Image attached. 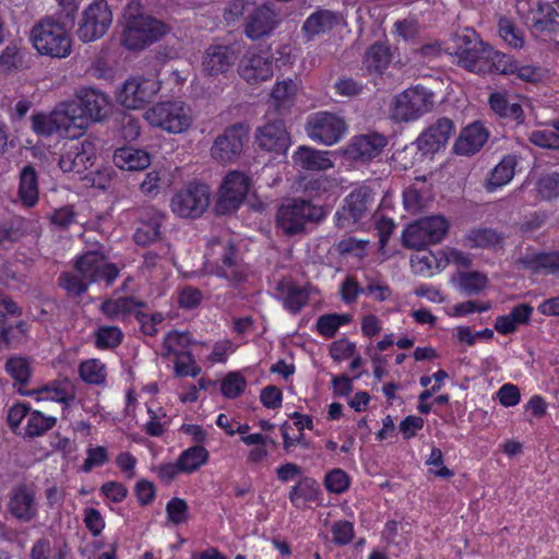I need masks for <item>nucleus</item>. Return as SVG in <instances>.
Here are the masks:
<instances>
[{
	"mask_svg": "<svg viewBox=\"0 0 559 559\" xmlns=\"http://www.w3.org/2000/svg\"><path fill=\"white\" fill-rule=\"evenodd\" d=\"M169 31L165 22L130 3L123 14L121 45L128 50L140 51L162 39Z\"/></svg>",
	"mask_w": 559,
	"mask_h": 559,
	"instance_id": "f257e3e1",
	"label": "nucleus"
},
{
	"mask_svg": "<svg viewBox=\"0 0 559 559\" xmlns=\"http://www.w3.org/2000/svg\"><path fill=\"white\" fill-rule=\"evenodd\" d=\"M119 274L118 267L109 263L98 252H86L75 264V273H66L60 277V286L69 294L81 295L91 283L105 281L111 284Z\"/></svg>",
	"mask_w": 559,
	"mask_h": 559,
	"instance_id": "f03ea898",
	"label": "nucleus"
},
{
	"mask_svg": "<svg viewBox=\"0 0 559 559\" xmlns=\"http://www.w3.org/2000/svg\"><path fill=\"white\" fill-rule=\"evenodd\" d=\"M29 40L40 56L64 59L72 52L71 26L60 19L46 17L39 21L32 28Z\"/></svg>",
	"mask_w": 559,
	"mask_h": 559,
	"instance_id": "7ed1b4c3",
	"label": "nucleus"
},
{
	"mask_svg": "<svg viewBox=\"0 0 559 559\" xmlns=\"http://www.w3.org/2000/svg\"><path fill=\"white\" fill-rule=\"evenodd\" d=\"M204 258V270L209 274L229 282L243 278L245 267L229 236L211 239Z\"/></svg>",
	"mask_w": 559,
	"mask_h": 559,
	"instance_id": "20e7f679",
	"label": "nucleus"
},
{
	"mask_svg": "<svg viewBox=\"0 0 559 559\" xmlns=\"http://www.w3.org/2000/svg\"><path fill=\"white\" fill-rule=\"evenodd\" d=\"M145 121L169 134H181L191 129L194 122L190 105L180 99L163 100L144 112Z\"/></svg>",
	"mask_w": 559,
	"mask_h": 559,
	"instance_id": "39448f33",
	"label": "nucleus"
},
{
	"mask_svg": "<svg viewBox=\"0 0 559 559\" xmlns=\"http://www.w3.org/2000/svg\"><path fill=\"white\" fill-rule=\"evenodd\" d=\"M75 100H66L75 107L73 112L74 128L80 136L84 133L91 122H99L104 120L110 111V100L108 96L92 87H80L75 91Z\"/></svg>",
	"mask_w": 559,
	"mask_h": 559,
	"instance_id": "423d86ee",
	"label": "nucleus"
},
{
	"mask_svg": "<svg viewBox=\"0 0 559 559\" xmlns=\"http://www.w3.org/2000/svg\"><path fill=\"white\" fill-rule=\"evenodd\" d=\"M324 217L321 206L302 199L286 200L276 214V227L285 235L293 236L305 230L307 224L319 222Z\"/></svg>",
	"mask_w": 559,
	"mask_h": 559,
	"instance_id": "0eeeda50",
	"label": "nucleus"
},
{
	"mask_svg": "<svg viewBox=\"0 0 559 559\" xmlns=\"http://www.w3.org/2000/svg\"><path fill=\"white\" fill-rule=\"evenodd\" d=\"M75 107L64 102L59 103L51 111L34 112L31 116V129L33 132L43 138L51 136L52 134H60L70 139L78 138L74 128L73 112Z\"/></svg>",
	"mask_w": 559,
	"mask_h": 559,
	"instance_id": "6e6552de",
	"label": "nucleus"
},
{
	"mask_svg": "<svg viewBox=\"0 0 559 559\" xmlns=\"http://www.w3.org/2000/svg\"><path fill=\"white\" fill-rule=\"evenodd\" d=\"M433 106L435 94L421 85H416L393 98L391 114L396 121H414L431 111Z\"/></svg>",
	"mask_w": 559,
	"mask_h": 559,
	"instance_id": "1a4fd4ad",
	"label": "nucleus"
},
{
	"mask_svg": "<svg viewBox=\"0 0 559 559\" xmlns=\"http://www.w3.org/2000/svg\"><path fill=\"white\" fill-rule=\"evenodd\" d=\"M450 228L449 221L442 215H431L420 218L403 231V245L411 249L420 250L429 245L441 242Z\"/></svg>",
	"mask_w": 559,
	"mask_h": 559,
	"instance_id": "9d476101",
	"label": "nucleus"
},
{
	"mask_svg": "<svg viewBox=\"0 0 559 559\" xmlns=\"http://www.w3.org/2000/svg\"><path fill=\"white\" fill-rule=\"evenodd\" d=\"M112 24V11L106 0H94L83 8L76 35L83 43L102 38Z\"/></svg>",
	"mask_w": 559,
	"mask_h": 559,
	"instance_id": "9b49d317",
	"label": "nucleus"
},
{
	"mask_svg": "<svg viewBox=\"0 0 559 559\" xmlns=\"http://www.w3.org/2000/svg\"><path fill=\"white\" fill-rule=\"evenodd\" d=\"M210 197L211 192L207 186L189 183L174 193L169 206L178 217L197 218L207 209Z\"/></svg>",
	"mask_w": 559,
	"mask_h": 559,
	"instance_id": "f8f14e48",
	"label": "nucleus"
},
{
	"mask_svg": "<svg viewBox=\"0 0 559 559\" xmlns=\"http://www.w3.org/2000/svg\"><path fill=\"white\" fill-rule=\"evenodd\" d=\"M306 132L312 141L331 146L344 138L347 124L335 114L319 111L309 116Z\"/></svg>",
	"mask_w": 559,
	"mask_h": 559,
	"instance_id": "ddd939ff",
	"label": "nucleus"
},
{
	"mask_svg": "<svg viewBox=\"0 0 559 559\" xmlns=\"http://www.w3.org/2000/svg\"><path fill=\"white\" fill-rule=\"evenodd\" d=\"M160 87L156 76H132L123 83L117 99L127 109H140L159 92Z\"/></svg>",
	"mask_w": 559,
	"mask_h": 559,
	"instance_id": "4468645a",
	"label": "nucleus"
},
{
	"mask_svg": "<svg viewBox=\"0 0 559 559\" xmlns=\"http://www.w3.org/2000/svg\"><path fill=\"white\" fill-rule=\"evenodd\" d=\"M96 146L92 140L69 141L62 146L59 167L63 173L81 175L94 165Z\"/></svg>",
	"mask_w": 559,
	"mask_h": 559,
	"instance_id": "2eb2a0df",
	"label": "nucleus"
},
{
	"mask_svg": "<svg viewBox=\"0 0 559 559\" xmlns=\"http://www.w3.org/2000/svg\"><path fill=\"white\" fill-rule=\"evenodd\" d=\"M374 201V193L368 187H359L352 191L345 199L341 212L336 214L337 225L343 228H350L353 225L369 217Z\"/></svg>",
	"mask_w": 559,
	"mask_h": 559,
	"instance_id": "dca6fc26",
	"label": "nucleus"
},
{
	"mask_svg": "<svg viewBox=\"0 0 559 559\" xmlns=\"http://www.w3.org/2000/svg\"><path fill=\"white\" fill-rule=\"evenodd\" d=\"M251 187L250 178L241 171H229L223 179L217 200L221 213L236 211L247 198Z\"/></svg>",
	"mask_w": 559,
	"mask_h": 559,
	"instance_id": "f3484780",
	"label": "nucleus"
},
{
	"mask_svg": "<svg viewBox=\"0 0 559 559\" xmlns=\"http://www.w3.org/2000/svg\"><path fill=\"white\" fill-rule=\"evenodd\" d=\"M239 76L249 85H259L272 79L273 57L269 50H248L238 64Z\"/></svg>",
	"mask_w": 559,
	"mask_h": 559,
	"instance_id": "a211bd4d",
	"label": "nucleus"
},
{
	"mask_svg": "<svg viewBox=\"0 0 559 559\" xmlns=\"http://www.w3.org/2000/svg\"><path fill=\"white\" fill-rule=\"evenodd\" d=\"M280 24L277 12L267 3L254 8L246 17L245 34L257 40L270 36Z\"/></svg>",
	"mask_w": 559,
	"mask_h": 559,
	"instance_id": "6ab92c4d",
	"label": "nucleus"
},
{
	"mask_svg": "<svg viewBox=\"0 0 559 559\" xmlns=\"http://www.w3.org/2000/svg\"><path fill=\"white\" fill-rule=\"evenodd\" d=\"M385 145L384 136L378 133H369L352 138L342 152L349 160L367 163L378 157Z\"/></svg>",
	"mask_w": 559,
	"mask_h": 559,
	"instance_id": "aec40b11",
	"label": "nucleus"
},
{
	"mask_svg": "<svg viewBox=\"0 0 559 559\" xmlns=\"http://www.w3.org/2000/svg\"><path fill=\"white\" fill-rule=\"evenodd\" d=\"M255 141L261 150L282 156H286L292 144L289 133L280 120L260 127L255 133Z\"/></svg>",
	"mask_w": 559,
	"mask_h": 559,
	"instance_id": "412c9836",
	"label": "nucleus"
},
{
	"mask_svg": "<svg viewBox=\"0 0 559 559\" xmlns=\"http://www.w3.org/2000/svg\"><path fill=\"white\" fill-rule=\"evenodd\" d=\"M462 62L467 71L474 73L498 72L501 74L511 75L516 63L512 57L507 56L500 51L495 50L488 45L485 49V56L477 60L463 58Z\"/></svg>",
	"mask_w": 559,
	"mask_h": 559,
	"instance_id": "4be33fe9",
	"label": "nucleus"
},
{
	"mask_svg": "<svg viewBox=\"0 0 559 559\" xmlns=\"http://www.w3.org/2000/svg\"><path fill=\"white\" fill-rule=\"evenodd\" d=\"M237 55L234 49L226 45L209 46L201 58V71L206 76H218L226 74L234 66Z\"/></svg>",
	"mask_w": 559,
	"mask_h": 559,
	"instance_id": "5701e85b",
	"label": "nucleus"
},
{
	"mask_svg": "<svg viewBox=\"0 0 559 559\" xmlns=\"http://www.w3.org/2000/svg\"><path fill=\"white\" fill-rule=\"evenodd\" d=\"M246 138L247 131L242 126L237 124L228 128L224 134L215 140L211 150L212 156L222 163L234 160L240 155Z\"/></svg>",
	"mask_w": 559,
	"mask_h": 559,
	"instance_id": "b1692460",
	"label": "nucleus"
},
{
	"mask_svg": "<svg viewBox=\"0 0 559 559\" xmlns=\"http://www.w3.org/2000/svg\"><path fill=\"white\" fill-rule=\"evenodd\" d=\"M454 130V124L450 119H438L418 136L417 146L425 154L436 153L447 146Z\"/></svg>",
	"mask_w": 559,
	"mask_h": 559,
	"instance_id": "393cba45",
	"label": "nucleus"
},
{
	"mask_svg": "<svg viewBox=\"0 0 559 559\" xmlns=\"http://www.w3.org/2000/svg\"><path fill=\"white\" fill-rule=\"evenodd\" d=\"M334 152L299 146L293 154V165L298 170L324 171L334 166Z\"/></svg>",
	"mask_w": 559,
	"mask_h": 559,
	"instance_id": "a878e982",
	"label": "nucleus"
},
{
	"mask_svg": "<svg viewBox=\"0 0 559 559\" xmlns=\"http://www.w3.org/2000/svg\"><path fill=\"white\" fill-rule=\"evenodd\" d=\"M452 49L455 62L465 69L462 59L464 57L471 60L480 59L485 56V49H488V45L479 38L475 31L465 28L455 35Z\"/></svg>",
	"mask_w": 559,
	"mask_h": 559,
	"instance_id": "bb28decb",
	"label": "nucleus"
},
{
	"mask_svg": "<svg viewBox=\"0 0 559 559\" xmlns=\"http://www.w3.org/2000/svg\"><path fill=\"white\" fill-rule=\"evenodd\" d=\"M532 28L536 33L559 32L558 0L552 2H537L530 12Z\"/></svg>",
	"mask_w": 559,
	"mask_h": 559,
	"instance_id": "cd10ccee",
	"label": "nucleus"
},
{
	"mask_svg": "<svg viewBox=\"0 0 559 559\" xmlns=\"http://www.w3.org/2000/svg\"><path fill=\"white\" fill-rule=\"evenodd\" d=\"M534 308L530 304H519L509 313L498 316L493 328L500 335L515 333L521 326L531 322Z\"/></svg>",
	"mask_w": 559,
	"mask_h": 559,
	"instance_id": "c85d7f7f",
	"label": "nucleus"
},
{
	"mask_svg": "<svg viewBox=\"0 0 559 559\" xmlns=\"http://www.w3.org/2000/svg\"><path fill=\"white\" fill-rule=\"evenodd\" d=\"M112 162L121 170L141 171L151 165L152 157L143 148L127 145L114 152Z\"/></svg>",
	"mask_w": 559,
	"mask_h": 559,
	"instance_id": "c756f323",
	"label": "nucleus"
},
{
	"mask_svg": "<svg viewBox=\"0 0 559 559\" xmlns=\"http://www.w3.org/2000/svg\"><path fill=\"white\" fill-rule=\"evenodd\" d=\"M488 139V132L479 122H474L464 128L455 144L454 150L460 155H472L478 152Z\"/></svg>",
	"mask_w": 559,
	"mask_h": 559,
	"instance_id": "7c9ffc66",
	"label": "nucleus"
},
{
	"mask_svg": "<svg viewBox=\"0 0 559 559\" xmlns=\"http://www.w3.org/2000/svg\"><path fill=\"white\" fill-rule=\"evenodd\" d=\"M10 513L23 522H29L37 514L34 492L26 487L16 488L9 501Z\"/></svg>",
	"mask_w": 559,
	"mask_h": 559,
	"instance_id": "2f4dec72",
	"label": "nucleus"
},
{
	"mask_svg": "<svg viewBox=\"0 0 559 559\" xmlns=\"http://www.w3.org/2000/svg\"><path fill=\"white\" fill-rule=\"evenodd\" d=\"M340 21L341 17L336 13L329 10H319L307 17L301 32L307 40H311L333 29Z\"/></svg>",
	"mask_w": 559,
	"mask_h": 559,
	"instance_id": "473e14b6",
	"label": "nucleus"
},
{
	"mask_svg": "<svg viewBox=\"0 0 559 559\" xmlns=\"http://www.w3.org/2000/svg\"><path fill=\"white\" fill-rule=\"evenodd\" d=\"M518 159L513 155L504 156L489 173L485 189L495 192L511 182L515 174Z\"/></svg>",
	"mask_w": 559,
	"mask_h": 559,
	"instance_id": "72a5a7b5",
	"label": "nucleus"
},
{
	"mask_svg": "<svg viewBox=\"0 0 559 559\" xmlns=\"http://www.w3.org/2000/svg\"><path fill=\"white\" fill-rule=\"evenodd\" d=\"M392 60L390 47L385 43L371 45L362 59V69L370 75L382 74Z\"/></svg>",
	"mask_w": 559,
	"mask_h": 559,
	"instance_id": "f704fd0d",
	"label": "nucleus"
},
{
	"mask_svg": "<svg viewBox=\"0 0 559 559\" xmlns=\"http://www.w3.org/2000/svg\"><path fill=\"white\" fill-rule=\"evenodd\" d=\"M502 245L503 236L493 228H474L464 237V246L471 249L498 250Z\"/></svg>",
	"mask_w": 559,
	"mask_h": 559,
	"instance_id": "c9c22d12",
	"label": "nucleus"
},
{
	"mask_svg": "<svg viewBox=\"0 0 559 559\" xmlns=\"http://www.w3.org/2000/svg\"><path fill=\"white\" fill-rule=\"evenodd\" d=\"M524 269L537 273L546 272L549 274L559 273V251L555 252H528L519 260Z\"/></svg>",
	"mask_w": 559,
	"mask_h": 559,
	"instance_id": "e433bc0d",
	"label": "nucleus"
},
{
	"mask_svg": "<svg viewBox=\"0 0 559 559\" xmlns=\"http://www.w3.org/2000/svg\"><path fill=\"white\" fill-rule=\"evenodd\" d=\"M163 219L164 215L156 210L144 212L140 225L134 233L135 242L146 246L157 240Z\"/></svg>",
	"mask_w": 559,
	"mask_h": 559,
	"instance_id": "4c0bfd02",
	"label": "nucleus"
},
{
	"mask_svg": "<svg viewBox=\"0 0 559 559\" xmlns=\"http://www.w3.org/2000/svg\"><path fill=\"white\" fill-rule=\"evenodd\" d=\"M441 255V249L436 252L420 251L413 254L411 258V264L414 273L425 277H430L441 272L444 270Z\"/></svg>",
	"mask_w": 559,
	"mask_h": 559,
	"instance_id": "58836bf2",
	"label": "nucleus"
},
{
	"mask_svg": "<svg viewBox=\"0 0 559 559\" xmlns=\"http://www.w3.org/2000/svg\"><path fill=\"white\" fill-rule=\"evenodd\" d=\"M142 302L130 297L108 299L102 305V312L109 319L122 320L130 314H140Z\"/></svg>",
	"mask_w": 559,
	"mask_h": 559,
	"instance_id": "ea45409f",
	"label": "nucleus"
},
{
	"mask_svg": "<svg viewBox=\"0 0 559 559\" xmlns=\"http://www.w3.org/2000/svg\"><path fill=\"white\" fill-rule=\"evenodd\" d=\"M490 108L500 117L521 122L523 120L522 105L502 92H495L489 97Z\"/></svg>",
	"mask_w": 559,
	"mask_h": 559,
	"instance_id": "a19ab883",
	"label": "nucleus"
},
{
	"mask_svg": "<svg viewBox=\"0 0 559 559\" xmlns=\"http://www.w3.org/2000/svg\"><path fill=\"white\" fill-rule=\"evenodd\" d=\"M451 283L462 293L476 295L488 287L489 280L485 273L477 271L459 272Z\"/></svg>",
	"mask_w": 559,
	"mask_h": 559,
	"instance_id": "79ce46f5",
	"label": "nucleus"
},
{
	"mask_svg": "<svg viewBox=\"0 0 559 559\" xmlns=\"http://www.w3.org/2000/svg\"><path fill=\"white\" fill-rule=\"evenodd\" d=\"M319 484L310 477L300 479L289 491V500L297 508L302 509L309 502L319 498Z\"/></svg>",
	"mask_w": 559,
	"mask_h": 559,
	"instance_id": "37998d69",
	"label": "nucleus"
},
{
	"mask_svg": "<svg viewBox=\"0 0 559 559\" xmlns=\"http://www.w3.org/2000/svg\"><path fill=\"white\" fill-rule=\"evenodd\" d=\"M210 453L202 445H193L182 451L178 456V462L182 474H192L205 465Z\"/></svg>",
	"mask_w": 559,
	"mask_h": 559,
	"instance_id": "c03bdc74",
	"label": "nucleus"
},
{
	"mask_svg": "<svg viewBox=\"0 0 559 559\" xmlns=\"http://www.w3.org/2000/svg\"><path fill=\"white\" fill-rule=\"evenodd\" d=\"M19 195L27 206H33L38 200L37 175L31 166L24 167L21 171Z\"/></svg>",
	"mask_w": 559,
	"mask_h": 559,
	"instance_id": "a18cd8bd",
	"label": "nucleus"
},
{
	"mask_svg": "<svg viewBox=\"0 0 559 559\" xmlns=\"http://www.w3.org/2000/svg\"><path fill=\"white\" fill-rule=\"evenodd\" d=\"M19 393L22 395L33 396L36 402L51 401L66 403L70 400L71 395L61 383H51L41 386L37 390H22L19 389Z\"/></svg>",
	"mask_w": 559,
	"mask_h": 559,
	"instance_id": "49530a36",
	"label": "nucleus"
},
{
	"mask_svg": "<svg viewBox=\"0 0 559 559\" xmlns=\"http://www.w3.org/2000/svg\"><path fill=\"white\" fill-rule=\"evenodd\" d=\"M298 92L299 84L292 79L276 82L271 93L272 103L277 108H287L293 104Z\"/></svg>",
	"mask_w": 559,
	"mask_h": 559,
	"instance_id": "de8ad7c7",
	"label": "nucleus"
},
{
	"mask_svg": "<svg viewBox=\"0 0 559 559\" xmlns=\"http://www.w3.org/2000/svg\"><path fill=\"white\" fill-rule=\"evenodd\" d=\"M4 369L15 383L21 385L27 384L33 373L32 361L22 356L10 357Z\"/></svg>",
	"mask_w": 559,
	"mask_h": 559,
	"instance_id": "09e8293b",
	"label": "nucleus"
},
{
	"mask_svg": "<svg viewBox=\"0 0 559 559\" xmlns=\"http://www.w3.org/2000/svg\"><path fill=\"white\" fill-rule=\"evenodd\" d=\"M528 139L531 143L543 148H559V132L556 122L551 126H544L539 129L533 130L530 133Z\"/></svg>",
	"mask_w": 559,
	"mask_h": 559,
	"instance_id": "8fccbe9b",
	"label": "nucleus"
},
{
	"mask_svg": "<svg viewBox=\"0 0 559 559\" xmlns=\"http://www.w3.org/2000/svg\"><path fill=\"white\" fill-rule=\"evenodd\" d=\"M350 321V314L331 313L320 317L317 322V328L321 335L330 338L335 335L341 326L348 324Z\"/></svg>",
	"mask_w": 559,
	"mask_h": 559,
	"instance_id": "3c124183",
	"label": "nucleus"
},
{
	"mask_svg": "<svg viewBox=\"0 0 559 559\" xmlns=\"http://www.w3.org/2000/svg\"><path fill=\"white\" fill-rule=\"evenodd\" d=\"M79 372L81 379L87 383L100 384L106 380V367L95 358L81 362Z\"/></svg>",
	"mask_w": 559,
	"mask_h": 559,
	"instance_id": "603ef678",
	"label": "nucleus"
},
{
	"mask_svg": "<svg viewBox=\"0 0 559 559\" xmlns=\"http://www.w3.org/2000/svg\"><path fill=\"white\" fill-rule=\"evenodd\" d=\"M166 516L173 525H181L189 521L190 509L188 502L178 497L171 498L166 503Z\"/></svg>",
	"mask_w": 559,
	"mask_h": 559,
	"instance_id": "864d4df0",
	"label": "nucleus"
},
{
	"mask_svg": "<svg viewBox=\"0 0 559 559\" xmlns=\"http://www.w3.org/2000/svg\"><path fill=\"white\" fill-rule=\"evenodd\" d=\"M56 424V418L46 416L38 411H33L27 417V424L25 427V435L29 437H36L45 433L51 429Z\"/></svg>",
	"mask_w": 559,
	"mask_h": 559,
	"instance_id": "5fc2aeb1",
	"label": "nucleus"
},
{
	"mask_svg": "<svg viewBox=\"0 0 559 559\" xmlns=\"http://www.w3.org/2000/svg\"><path fill=\"white\" fill-rule=\"evenodd\" d=\"M362 294L374 301L384 302L391 299L393 292L383 280L367 277Z\"/></svg>",
	"mask_w": 559,
	"mask_h": 559,
	"instance_id": "6e6d98bb",
	"label": "nucleus"
},
{
	"mask_svg": "<svg viewBox=\"0 0 559 559\" xmlns=\"http://www.w3.org/2000/svg\"><path fill=\"white\" fill-rule=\"evenodd\" d=\"M247 386V380L240 371L229 372L222 381L221 392L225 397L236 399Z\"/></svg>",
	"mask_w": 559,
	"mask_h": 559,
	"instance_id": "4d7b16f0",
	"label": "nucleus"
},
{
	"mask_svg": "<svg viewBox=\"0 0 559 559\" xmlns=\"http://www.w3.org/2000/svg\"><path fill=\"white\" fill-rule=\"evenodd\" d=\"M191 343L190 335L187 332H169L164 340V349L167 356H178L187 352Z\"/></svg>",
	"mask_w": 559,
	"mask_h": 559,
	"instance_id": "13d9d810",
	"label": "nucleus"
},
{
	"mask_svg": "<svg viewBox=\"0 0 559 559\" xmlns=\"http://www.w3.org/2000/svg\"><path fill=\"white\" fill-rule=\"evenodd\" d=\"M535 189L542 200H551L559 197V174H545L536 181Z\"/></svg>",
	"mask_w": 559,
	"mask_h": 559,
	"instance_id": "bf43d9fd",
	"label": "nucleus"
},
{
	"mask_svg": "<svg viewBox=\"0 0 559 559\" xmlns=\"http://www.w3.org/2000/svg\"><path fill=\"white\" fill-rule=\"evenodd\" d=\"M499 35L512 48H522L524 45L523 33L509 19H500Z\"/></svg>",
	"mask_w": 559,
	"mask_h": 559,
	"instance_id": "052dcab7",
	"label": "nucleus"
},
{
	"mask_svg": "<svg viewBox=\"0 0 559 559\" xmlns=\"http://www.w3.org/2000/svg\"><path fill=\"white\" fill-rule=\"evenodd\" d=\"M350 485L349 476L341 468H334L326 473L324 486L331 493H343Z\"/></svg>",
	"mask_w": 559,
	"mask_h": 559,
	"instance_id": "680f3d73",
	"label": "nucleus"
},
{
	"mask_svg": "<svg viewBox=\"0 0 559 559\" xmlns=\"http://www.w3.org/2000/svg\"><path fill=\"white\" fill-rule=\"evenodd\" d=\"M109 461V453L106 447L90 445L86 449V457L83 462L82 469L91 472L96 467L105 465Z\"/></svg>",
	"mask_w": 559,
	"mask_h": 559,
	"instance_id": "e2e57ef3",
	"label": "nucleus"
},
{
	"mask_svg": "<svg viewBox=\"0 0 559 559\" xmlns=\"http://www.w3.org/2000/svg\"><path fill=\"white\" fill-rule=\"evenodd\" d=\"M356 352V344L347 338H340L330 346V356L337 362L350 359Z\"/></svg>",
	"mask_w": 559,
	"mask_h": 559,
	"instance_id": "0e129e2a",
	"label": "nucleus"
},
{
	"mask_svg": "<svg viewBox=\"0 0 559 559\" xmlns=\"http://www.w3.org/2000/svg\"><path fill=\"white\" fill-rule=\"evenodd\" d=\"M426 464L429 467V473L433 474L436 477L450 478L454 475V473L443 464V454L438 448L431 449Z\"/></svg>",
	"mask_w": 559,
	"mask_h": 559,
	"instance_id": "69168bd1",
	"label": "nucleus"
},
{
	"mask_svg": "<svg viewBox=\"0 0 559 559\" xmlns=\"http://www.w3.org/2000/svg\"><path fill=\"white\" fill-rule=\"evenodd\" d=\"M122 338V333L116 326L99 328L96 334V345L99 348H111L119 345Z\"/></svg>",
	"mask_w": 559,
	"mask_h": 559,
	"instance_id": "338daca9",
	"label": "nucleus"
},
{
	"mask_svg": "<svg viewBox=\"0 0 559 559\" xmlns=\"http://www.w3.org/2000/svg\"><path fill=\"white\" fill-rule=\"evenodd\" d=\"M175 372L179 377H197L201 372V368L186 352L175 357Z\"/></svg>",
	"mask_w": 559,
	"mask_h": 559,
	"instance_id": "774afa93",
	"label": "nucleus"
}]
</instances>
